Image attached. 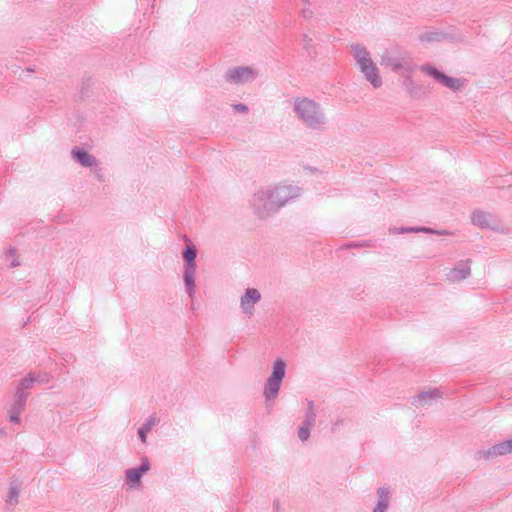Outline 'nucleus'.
<instances>
[{
  "mask_svg": "<svg viewBox=\"0 0 512 512\" xmlns=\"http://www.w3.org/2000/svg\"><path fill=\"white\" fill-rule=\"evenodd\" d=\"M353 55L356 59L360 71L364 74L365 78L375 87L378 88L382 84L381 77L374 63L370 58L369 52L360 45L352 46Z\"/></svg>",
  "mask_w": 512,
  "mask_h": 512,
  "instance_id": "obj_1",
  "label": "nucleus"
},
{
  "mask_svg": "<svg viewBox=\"0 0 512 512\" xmlns=\"http://www.w3.org/2000/svg\"><path fill=\"white\" fill-rule=\"evenodd\" d=\"M285 372L286 362L282 358H277L273 363L272 373L264 389V395L267 400H273L277 396Z\"/></svg>",
  "mask_w": 512,
  "mask_h": 512,
  "instance_id": "obj_2",
  "label": "nucleus"
},
{
  "mask_svg": "<svg viewBox=\"0 0 512 512\" xmlns=\"http://www.w3.org/2000/svg\"><path fill=\"white\" fill-rule=\"evenodd\" d=\"M295 109L299 116L309 124H315L322 118L318 106L311 100L302 99L297 101Z\"/></svg>",
  "mask_w": 512,
  "mask_h": 512,
  "instance_id": "obj_3",
  "label": "nucleus"
},
{
  "mask_svg": "<svg viewBox=\"0 0 512 512\" xmlns=\"http://www.w3.org/2000/svg\"><path fill=\"white\" fill-rule=\"evenodd\" d=\"M298 190L291 186H282L272 191L268 197L270 206L280 207L287 203L290 199L297 196Z\"/></svg>",
  "mask_w": 512,
  "mask_h": 512,
  "instance_id": "obj_4",
  "label": "nucleus"
},
{
  "mask_svg": "<svg viewBox=\"0 0 512 512\" xmlns=\"http://www.w3.org/2000/svg\"><path fill=\"white\" fill-rule=\"evenodd\" d=\"M260 299L261 294L257 289L248 288L240 300L241 310L248 315H252L255 305L260 301Z\"/></svg>",
  "mask_w": 512,
  "mask_h": 512,
  "instance_id": "obj_5",
  "label": "nucleus"
},
{
  "mask_svg": "<svg viewBox=\"0 0 512 512\" xmlns=\"http://www.w3.org/2000/svg\"><path fill=\"white\" fill-rule=\"evenodd\" d=\"M423 70L427 74L434 77L439 83H441L442 85H444L445 87H447L453 91H456L461 87V81L459 79L447 76V75L437 71L433 67L427 66V67H424Z\"/></svg>",
  "mask_w": 512,
  "mask_h": 512,
  "instance_id": "obj_6",
  "label": "nucleus"
},
{
  "mask_svg": "<svg viewBox=\"0 0 512 512\" xmlns=\"http://www.w3.org/2000/svg\"><path fill=\"white\" fill-rule=\"evenodd\" d=\"M21 488L17 484H11L7 488L5 502L9 508H14L19 502Z\"/></svg>",
  "mask_w": 512,
  "mask_h": 512,
  "instance_id": "obj_7",
  "label": "nucleus"
},
{
  "mask_svg": "<svg viewBox=\"0 0 512 512\" xmlns=\"http://www.w3.org/2000/svg\"><path fill=\"white\" fill-rule=\"evenodd\" d=\"M149 470V463L144 461L140 467L136 469H130L127 471V479L131 484H136L139 482L141 476Z\"/></svg>",
  "mask_w": 512,
  "mask_h": 512,
  "instance_id": "obj_8",
  "label": "nucleus"
},
{
  "mask_svg": "<svg viewBox=\"0 0 512 512\" xmlns=\"http://www.w3.org/2000/svg\"><path fill=\"white\" fill-rule=\"evenodd\" d=\"M251 76L252 71L248 68H236L229 72V78L235 83L247 81Z\"/></svg>",
  "mask_w": 512,
  "mask_h": 512,
  "instance_id": "obj_9",
  "label": "nucleus"
},
{
  "mask_svg": "<svg viewBox=\"0 0 512 512\" xmlns=\"http://www.w3.org/2000/svg\"><path fill=\"white\" fill-rule=\"evenodd\" d=\"M74 158L83 166L90 167L95 164V159L90 156L86 151L80 149L72 150Z\"/></svg>",
  "mask_w": 512,
  "mask_h": 512,
  "instance_id": "obj_10",
  "label": "nucleus"
},
{
  "mask_svg": "<svg viewBox=\"0 0 512 512\" xmlns=\"http://www.w3.org/2000/svg\"><path fill=\"white\" fill-rule=\"evenodd\" d=\"M512 452V440L504 441L498 445L492 447L488 453L491 455H504Z\"/></svg>",
  "mask_w": 512,
  "mask_h": 512,
  "instance_id": "obj_11",
  "label": "nucleus"
},
{
  "mask_svg": "<svg viewBox=\"0 0 512 512\" xmlns=\"http://www.w3.org/2000/svg\"><path fill=\"white\" fill-rule=\"evenodd\" d=\"M194 273L195 268H186L184 272V281L189 294L194 293Z\"/></svg>",
  "mask_w": 512,
  "mask_h": 512,
  "instance_id": "obj_12",
  "label": "nucleus"
},
{
  "mask_svg": "<svg viewBox=\"0 0 512 512\" xmlns=\"http://www.w3.org/2000/svg\"><path fill=\"white\" fill-rule=\"evenodd\" d=\"M388 506V492L385 489L379 490V501L374 512H384Z\"/></svg>",
  "mask_w": 512,
  "mask_h": 512,
  "instance_id": "obj_13",
  "label": "nucleus"
},
{
  "mask_svg": "<svg viewBox=\"0 0 512 512\" xmlns=\"http://www.w3.org/2000/svg\"><path fill=\"white\" fill-rule=\"evenodd\" d=\"M196 251L193 246L186 248L184 252V259L187 262L186 268H195Z\"/></svg>",
  "mask_w": 512,
  "mask_h": 512,
  "instance_id": "obj_14",
  "label": "nucleus"
},
{
  "mask_svg": "<svg viewBox=\"0 0 512 512\" xmlns=\"http://www.w3.org/2000/svg\"><path fill=\"white\" fill-rule=\"evenodd\" d=\"M310 424H307L305 427H301L299 429V437L301 440H306L308 439L309 435H310Z\"/></svg>",
  "mask_w": 512,
  "mask_h": 512,
  "instance_id": "obj_15",
  "label": "nucleus"
},
{
  "mask_svg": "<svg viewBox=\"0 0 512 512\" xmlns=\"http://www.w3.org/2000/svg\"><path fill=\"white\" fill-rule=\"evenodd\" d=\"M151 425H152V423L149 422L147 425H145L144 427L139 429V436H140L142 442H146V434L150 430Z\"/></svg>",
  "mask_w": 512,
  "mask_h": 512,
  "instance_id": "obj_16",
  "label": "nucleus"
},
{
  "mask_svg": "<svg viewBox=\"0 0 512 512\" xmlns=\"http://www.w3.org/2000/svg\"><path fill=\"white\" fill-rule=\"evenodd\" d=\"M19 409L16 410V409H12L10 412H9V420L15 424L19 423L20 421V418H19Z\"/></svg>",
  "mask_w": 512,
  "mask_h": 512,
  "instance_id": "obj_17",
  "label": "nucleus"
},
{
  "mask_svg": "<svg viewBox=\"0 0 512 512\" xmlns=\"http://www.w3.org/2000/svg\"><path fill=\"white\" fill-rule=\"evenodd\" d=\"M234 109L236 111H240V112H246L247 111V107L243 104H237V105H234Z\"/></svg>",
  "mask_w": 512,
  "mask_h": 512,
  "instance_id": "obj_18",
  "label": "nucleus"
},
{
  "mask_svg": "<svg viewBox=\"0 0 512 512\" xmlns=\"http://www.w3.org/2000/svg\"><path fill=\"white\" fill-rule=\"evenodd\" d=\"M33 382H34V378L29 377V378L24 379V381L22 382V385L24 387H28Z\"/></svg>",
  "mask_w": 512,
  "mask_h": 512,
  "instance_id": "obj_19",
  "label": "nucleus"
},
{
  "mask_svg": "<svg viewBox=\"0 0 512 512\" xmlns=\"http://www.w3.org/2000/svg\"><path fill=\"white\" fill-rule=\"evenodd\" d=\"M480 215L479 214H474L473 215V221L474 222H477L479 224H482V221L479 219Z\"/></svg>",
  "mask_w": 512,
  "mask_h": 512,
  "instance_id": "obj_20",
  "label": "nucleus"
}]
</instances>
